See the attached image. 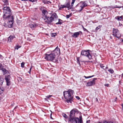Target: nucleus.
<instances>
[{
    "label": "nucleus",
    "instance_id": "obj_1",
    "mask_svg": "<svg viewBox=\"0 0 123 123\" xmlns=\"http://www.w3.org/2000/svg\"><path fill=\"white\" fill-rule=\"evenodd\" d=\"M3 10L4 18L8 20V26L9 28L11 27L14 22V17L13 16H11V10L10 8L8 6L4 7Z\"/></svg>",
    "mask_w": 123,
    "mask_h": 123
},
{
    "label": "nucleus",
    "instance_id": "obj_2",
    "mask_svg": "<svg viewBox=\"0 0 123 123\" xmlns=\"http://www.w3.org/2000/svg\"><path fill=\"white\" fill-rule=\"evenodd\" d=\"M43 18L44 20L45 23L48 24H50L53 21H54L55 19L57 18L58 16L56 14L54 13L51 15L50 17H49L47 11L45 10H43L42 11Z\"/></svg>",
    "mask_w": 123,
    "mask_h": 123
},
{
    "label": "nucleus",
    "instance_id": "obj_3",
    "mask_svg": "<svg viewBox=\"0 0 123 123\" xmlns=\"http://www.w3.org/2000/svg\"><path fill=\"white\" fill-rule=\"evenodd\" d=\"M74 93V91L70 89L68 91L64 92L63 95L65 98L66 99L65 102L68 103H71L74 100L73 95Z\"/></svg>",
    "mask_w": 123,
    "mask_h": 123
},
{
    "label": "nucleus",
    "instance_id": "obj_4",
    "mask_svg": "<svg viewBox=\"0 0 123 123\" xmlns=\"http://www.w3.org/2000/svg\"><path fill=\"white\" fill-rule=\"evenodd\" d=\"M60 49L57 46L52 53L49 55L46 54L45 58L47 60L53 61L55 56L60 53Z\"/></svg>",
    "mask_w": 123,
    "mask_h": 123
},
{
    "label": "nucleus",
    "instance_id": "obj_5",
    "mask_svg": "<svg viewBox=\"0 0 123 123\" xmlns=\"http://www.w3.org/2000/svg\"><path fill=\"white\" fill-rule=\"evenodd\" d=\"M87 6V2L85 1L84 2H81L78 4L76 6V7L79 8L78 11H81L82 10L84 7Z\"/></svg>",
    "mask_w": 123,
    "mask_h": 123
},
{
    "label": "nucleus",
    "instance_id": "obj_6",
    "mask_svg": "<svg viewBox=\"0 0 123 123\" xmlns=\"http://www.w3.org/2000/svg\"><path fill=\"white\" fill-rule=\"evenodd\" d=\"M89 51L90 50H82L81 52V55L86 56L89 59H92V56L89 53Z\"/></svg>",
    "mask_w": 123,
    "mask_h": 123
},
{
    "label": "nucleus",
    "instance_id": "obj_7",
    "mask_svg": "<svg viewBox=\"0 0 123 123\" xmlns=\"http://www.w3.org/2000/svg\"><path fill=\"white\" fill-rule=\"evenodd\" d=\"M113 35L117 38H119L121 37V34L117 29H113Z\"/></svg>",
    "mask_w": 123,
    "mask_h": 123
},
{
    "label": "nucleus",
    "instance_id": "obj_8",
    "mask_svg": "<svg viewBox=\"0 0 123 123\" xmlns=\"http://www.w3.org/2000/svg\"><path fill=\"white\" fill-rule=\"evenodd\" d=\"M76 111L74 110H72L70 112L69 118L68 119V122L72 121L74 120L75 117H74Z\"/></svg>",
    "mask_w": 123,
    "mask_h": 123
},
{
    "label": "nucleus",
    "instance_id": "obj_9",
    "mask_svg": "<svg viewBox=\"0 0 123 123\" xmlns=\"http://www.w3.org/2000/svg\"><path fill=\"white\" fill-rule=\"evenodd\" d=\"M79 119L78 117H75L72 121H70L71 123H83L81 116L79 117Z\"/></svg>",
    "mask_w": 123,
    "mask_h": 123
},
{
    "label": "nucleus",
    "instance_id": "obj_10",
    "mask_svg": "<svg viewBox=\"0 0 123 123\" xmlns=\"http://www.w3.org/2000/svg\"><path fill=\"white\" fill-rule=\"evenodd\" d=\"M97 79V78H94L92 81L88 82L86 84L87 86H91L95 85V80Z\"/></svg>",
    "mask_w": 123,
    "mask_h": 123
},
{
    "label": "nucleus",
    "instance_id": "obj_11",
    "mask_svg": "<svg viewBox=\"0 0 123 123\" xmlns=\"http://www.w3.org/2000/svg\"><path fill=\"white\" fill-rule=\"evenodd\" d=\"M82 33V32L81 31H79L74 33V34L72 35V37H73L76 38L78 37L80 34Z\"/></svg>",
    "mask_w": 123,
    "mask_h": 123
},
{
    "label": "nucleus",
    "instance_id": "obj_12",
    "mask_svg": "<svg viewBox=\"0 0 123 123\" xmlns=\"http://www.w3.org/2000/svg\"><path fill=\"white\" fill-rule=\"evenodd\" d=\"M15 38V37L14 35H10L8 38V42H10L14 38Z\"/></svg>",
    "mask_w": 123,
    "mask_h": 123
},
{
    "label": "nucleus",
    "instance_id": "obj_13",
    "mask_svg": "<svg viewBox=\"0 0 123 123\" xmlns=\"http://www.w3.org/2000/svg\"><path fill=\"white\" fill-rule=\"evenodd\" d=\"M29 26L32 29H34L36 26V25L35 24H29Z\"/></svg>",
    "mask_w": 123,
    "mask_h": 123
},
{
    "label": "nucleus",
    "instance_id": "obj_14",
    "mask_svg": "<svg viewBox=\"0 0 123 123\" xmlns=\"http://www.w3.org/2000/svg\"><path fill=\"white\" fill-rule=\"evenodd\" d=\"M10 76L8 75H6L5 77V79L6 81H9L10 80Z\"/></svg>",
    "mask_w": 123,
    "mask_h": 123
},
{
    "label": "nucleus",
    "instance_id": "obj_15",
    "mask_svg": "<svg viewBox=\"0 0 123 123\" xmlns=\"http://www.w3.org/2000/svg\"><path fill=\"white\" fill-rule=\"evenodd\" d=\"M121 16H117L115 17V19L118 21H121L122 20Z\"/></svg>",
    "mask_w": 123,
    "mask_h": 123
},
{
    "label": "nucleus",
    "instance_id": "obj_16",
    "mask_svg": "<svg viewBox=\"0 0 123 123\" xmlns=\"http://www.w3.org/2000/svg\"><path fill=\"white\" fill-rule=\"evenodd\" d=\"M4 2V5H9V2L8 0H2Z\"/></svg>",
    "mask_w": 123,
    "mask_h": 123
},
{
    "label": "nucleus",
    "instance_id": "obj_17",
    "mask_svg": "<svg viewBox=\"0 0 123 123\" xmlns=\"http://www.w3.org/2000/svg\"><path fill=\"white\" fill-rule=\"evenodd\" d=\"M4 81V79L2 77L0 76V85H1Z\"/></svg>",
    "mask_w": 123,
    "mask_h": 123
},
{
    "label": "nucleus",
    "instance_id": "obj_18",
    "mask_svg": "<svg viewBox=\"0 0 123 123\" xmlns=\"http://www.w3.org/2000/svg\"><path fill=\"white\" fill-rule=\"evenodd\" d=\"M70 3H68L66 4H65V6H66V7H69L70 8H71V6H69Z\"/></svg>",
    "mask_w": 123,
    "mask_h": 123
},
{
    "label": "nucleus",
    "instance_id": "obj_19",
    "mask_svg": "<svg viewBox=\"0 0 123 123\" xmlns=\"http://www.w3.org/2000/svg\"><path fill=\"white\" fill-rule=\"evenodd\" d=\"M66 8V6L65 5H61L59 8V10H61L62 8Z\"/></svg>",
    "mask_w": 123,
    "mask_h": 123
},
{
    "label": "nucleus",
    "instance_id": "obj_20",
    "mask_svg": "<svg viewBox=\"0 0 123 123\" xmlns=\"http://www.w3.org/2000/svg\"><path fill=\"white\" fill-rule=\"evenodd\" d=\"M108 71L111 74H113L114 72L113 70L111 69H108Z\"/></svg>",
    "mask_w": 123,
    "mask_h": 123
},
{
    "label": "nucleus",
    "instance_id": "obj_21",
    "mask_svg": "<svg viewBox=\"0 0 123 123\" xmlns=\"http://www.w3.org/2000/svg\"><path fill=\"white\" fill-rule=\"evenodd\" d=\"M6 84L7 86H9L11 84V82L10 80L6 81Z\"/></svg>",
    "mask_w": 123,
    "mask_h": 123
},
{
    "label": "nucleus",
    "instance_id": "obj_22",
    "mask_svg": "<svg viewBox=\"0 0 123 123\" xmlns=\"http://www.w3.org/2000/svg\"><path fill=\"white\" fill-rule=\"evenodd\" d=\"M94 76V75H92L91 76H88V77H86L85 76H84V77L85 78L87 79V78H91L93 77Z\"/></svg>",
    "mask_w": 123,
    "mask_h": 123
},
{
    "label": "nucleus",
    "instance_id": "obj_23",
    "mask_svg": "<svg viewBox=\"0 0 123 123\" xmlns=\"http://www.w3.org/2000/svg\"><path fill=\"white\" fill-rule=\"evenodd\" d=\"M20 47L21 46L18 45H16L15 47V49H16L17 50H18L19 48H20Z\"/></svg>",
    "mask_w": 123,
    "mask_h": 123
},
{
    "label": "nucleus",
    "instance_id": "obj_24",
    "mask_svg": "<svg viewBox=\"0 0 123 123\" xmlns=\"http://www.w3.org/2000/svg\"><path fill=\"white\" fill-rule=\"evenodd\" d=\"M100 67L101 68L104 69H105V66L104 65L102 64H100Z\"/></svg>",
    "mask_w": 123,
    "mask_h": 123
},
{
    "label": "nucleus",
    "instance_id": "obj_25",
    "mask_svg": "<svg viewBox=\"0 0 123 123\" xmlns=\"http://www.w3.org/2000/svg\"><path fill=\"white\" fill-rule=\"evenodd\" d=\"M4 90V89L3 88L0 87V94L3 92Z\"/></svg>",
    "mask_w": 123,
    "mask_h": 123
},
{
    "label": "nucleus",
    "instance_id": "obj_26",
    "mask_svg": "<svg viewBox=\"0 0 123 123\" xmlns=\"http://www.w3.org/2000/svg\"><path fill=\"white\" fill-rule=\"evenodd\" d=\"M62 115L63 117L66 118H68V116L65 114H62Z\"/></svg>",
    "mask_w": 123,
    "mask_h": 123
},
{
    "label": "nucleus",
    "instance_id": "obj_27",
    "mask_svg": "<svg viewBox=\"0 0 123 123\" xmlns=\"http://www.w3.org/2000/svg\"><path fill=\"white\" fill-rule=\"evenodd\" d=\"M77 62L79 64H80V58L79 57H78L77 59Z\"/></svg>",
    "mask_w": 123,
    "mask_h": 123
},
{
    "label": "nucleus",
    "instance_id": "obj_28",
    "mask_svg": "<svg viewBox=\"0 0 123 123\" xmlns=\"http://www.w3.org/2000/svg\"><path fill=\"white\" fill-rule=\"evenodd\" d=\"M71 16V15L70 14L69 15H66V18H68Z\"/></svg>",
    "mask_w": 123,
    "mask_h": 123
},
{
    "label": "nucleus",
    "instance_id": "obj_29",
    "mask_svg": "<svg viewBox=\"0 0 123 123\" xmlns=\"http://www.w3.org/2000/svg\"><path fill=\"white\" fill-rule=\"evenodd\" d=\"M62 24V22L61 21L59 20L58 22L56 23L55 24L56 25H58V24L61 25Z\"/></svg>",
    "mask_w": 123,
    "mask_h": 123
},
{
    "label": "nucleus",
    "instance_id": "obj_30",
    "mask_svg": "<svg viewBox=\"0 0 123 123\" xmlns=\"http://www.w3.org/2000/svg\"><path fill=\"white\" fill-rule=\"evenodd\" d=\"M24 62H22V63H21V67L22 68H24Z\"/></svg>",
    "mask_w": 123,
    "mask_h": 123
},
{
    "label": "nucleus",
    "instance_id": "obj_31",
    "mask_svg": "<svg viewBox=\"0 0 123 123\" xmlns=\"http://www.w3.org/2000/svg\"><path fill=\"white\" fill-rule=\"evenodd\" d=\"M103 123H114V122H107L106 121H104Z\"/></svg>",
    "mask_w": 123,
    "mask_h": 123
},
{
    "label": "nucleus",
    "instance_id": "obj_32",
    "mask_svg": "<svg viewBox=\"0 0 123 123\" xmlns=\"http://www.w3.org/2000/svg\"><path fill=\"white\" fill-rule=\"evenodd\" d=\"M56 35V33H53L51 35V36L52 37H55V36Z\"/></svg>",
    "mask_w": 123,
    "mask_h": 123
},
{
    "label": "nucleus",
    "instance_id": "obj_33",
    "mask_svg": "<svg viewBox=\"0 0 123 123\" xmlns=\"http://www.w3.org/2000/svg\"><path fill=\"white\" fill-rule=\"evenodd\" d=\"M123 7V6H117L116 5L115 6L114 8H120Z\"/></svg>",
    "mask_w": 123,
    "mask_h": 123
},
{
    "label": "nucleus",
    "instance_id": "obj_34",
    "mask_svg": "<svg viewBox=\"0 0 123 123\" xmlns=\"http://www.w3.org/2000/svg\"><path fill=\"white\" fill-rule=\"evenodd\" d=\"M82 28H83L84 31H87V29H86L84 27V26H82Z\"/></svg>",
    "mask_w": 123,
    "mask_h": 123
},
{
    "label": "nucleus",
    "instance_id": "obj_35",
    "mask_svg": "<svg viewBox=\"0 0 123 123\" xmlns=\"http://www.w3.org/2000/svg\"><path fill=\"white\" fill-rule=\"evenodd\" d=\"M52 96V95H49L46 96V98H50V97H51Z\"/></svg>",
    "mask_w": 123,
    "mask_h": 123
},
{
    "label": "nucleus",
    "instance_id": "obj_36",
    "mask_svg": "<svg viewBox=\"0 0 123 123\" xmlns=\"http://www.w3.org/2000/svg\"><path fill=\"white\" fill-rule=\"evenodd\" d=\"M117 98H115L113 100V101L114 102H116V101L117 100Z\"/></svg>",
    "mask_w": 123,
    "mask_h": 123
},
{
    "label": "nucleus",
    "instance_id": "obj_37",
    "mask_svg": "<svg viewBox=\"0 0 123 123\" xmlns=\"http://www.w3.org/2000/svg\"><path fill=\"white\" fill-rule=\"evenodd\" d=\"M76 98L77 99H78V100L79 99H80V97H79L78 96H76Z\"/></svg>",
    "mask_w": 123,
    "mask_h": 123
},
{
    "label": "nucleus",
    "instance_id": "obj_38",
    "mask_svg": "<svg viewBox=\"0 0 123 123\" xmlns=\"http://www.w3.org/2000/svg\"><path fill=\"white\" fill-rule=\"evenodd\" d=\"M105 86L108 87L109 86V84H106L105 85Z\"/></svg>",
    "mask_w": 123,
    "mask_h": 123
},
{
    "label": "nucleus",
    "instance_id": "obj_39",
    "mask_svg": "<svg viewBox=\"0 0 123 123\" xmlns=\"http://www.w3.org/2000/svg\"><path fill=\"white\" fill-rule=\"evenodd\" d=\"M90 120L87 121L86 122V123H90Z\"/></svg>",
    "mask_w": 123,
    "mask_h": 123
},
{
    "label": "nucleus",
    "instance_id": "obj_40",
    "mask_svg": "<svg viewBox=\"0 0 123 123\" xmlns=\"http://www.w3.org/2000/svg\"><path fill=\"white\" fill-rule=\"evenodd\" d=\"M75 0H72V3H74Z\"/></svg>",
    "mask_w": 123,
    "mask_h": 123
},
{
    "label": "nucleus",
    "instance_id": "obj_41",
    "mask_svg": "<svg viewBox=\"0 0 123 123\" xmlns=\"http://www.w3.org/2000/svg\"><path fill=\"white\" fill-rule=\"evenodd\" d=\"M99 28H98V27H97L96 28V30H98V29Z\"/></svg>",
    "mask_w": 123,
    "mask_h": 123
},
{
    "label": "nucleus",
    "instance_id": "obj_42",
    "mask_svg": "<svg viewBox=\"0 0 123 123\" xmlns=\"http://www.w3.org/2000/svg\"><path fill=\"white\" fill-rule=\"evenodd\" d=\"M121 75H122V78H121V79H122L123 78V73Z\"/></svg>",
    "mask_w": 123,
    "mask_h": 123
},
{
    "label": "nucleus",
    "instance_id": "obj_43",
    "mask_svg": "<svg viewBox=\"0 0 123 123\" xmlns=\"http://www.w3.org/2000/svg\"><path fill=\"white\" fill-rule=\"evenodd\" d=\"M122 18V20H123V16H121Z\"/></svg>",
    "mask_w": 123,
    "mask_h": 123
},
{
    "label": "nucleus",
    "instance_id": "obj_44",
    "mask_svg": "<svg viewBox=\"0 0 123 123\" xmlns=\"http://www.w3.org/2000/svg\"><path fill=\"white\" fill-rule=\"evenodd\" d=\"M74 4V3H72V2L71 3V6H73Z\"/></svg>",
    "mask_w": 123,
    "mask_h": 123
},
{
    "label": "nucleus",
    "instance_id": "obj_45",
    "mask_svg": "<svg viewBox=\"0 0 123 123\" xmlns=\"http://www.w3.org/2000/svg\"><path fill=\"white\" fill-rule=\"evenodd\" d=\"M31 69H32V68H31V67L30 69V72L31 71Z\"/></svg>",
    "mask_w": 123,
    "mask_h": 123
},
{
    "label": "nucleus",
    "instance_id": "obj_46",
    "mask_svg": "<svg viewBox=\"0 0 123 123\" xmlns=\"http://www.w3.org/2000/svg\"><path fill=\"white\" fill-rule=\"evenodd\" d=\"M59 21H62V20L61 19H59Z\"/></svg>",
    "mask_w": 123,
    "mask_h": 123
},
{
    "label": "nucleus",
    "instance_id": "obj_47",
    "mask_svg": "<svg viewBox=\"0 0 123 123\" xmlns=\"http://www.w3.org/2000/svg\"><path fill=\"white\" fill-rule=\"evenodd\" d=\"M19 80H21L22 79L20 77L19 78Z\"/></svg>",
    "mask_w": 123,
    "mask_h": 123
},
{
    "label": "nucleus",
    "instance_id": "obj_48",
    "mask_svg": "<svg viewBox=\"0 0 123 123\" xmlns=\"http://www.w3.org/2000/svg\"><path fill=\"white\" fill-rule=\"evenodd\" d=\"M21 0L22 1H26L27 0Z\"/></svg>",
    "mask_w": 123,
    "mask_h": 123
},
{
    "label": "nucleus",
    "instance_id": "obj_49",
    "mask_svg": "<svg viewBox=\"0 0 123 123\" xmlns=\"http://www.w3.org/2000/svg\"><path fill=\"white\" fill-rule=\"evenodd\" d=\"M96 99L97 100V101H98V99L97 98H96Z\"/></svg>",
    "mask_w": 123,
    "mask_h": 123
},
{
    "label": "nucleus",
    "instance_id": "obj_50",
    "mask_svg": "<svg viewBox=\"0 0 123 123\" xmlns=\"http://www.w3.org/2000/svg\"><path fill=\"white\" fill-rule=\"evenodd\" d=\"M122 42H123V39L122 40Z\"/></svg>",
    "mask_w": 123,
    "mask_h": 123
},
{
    "label": "nucleus",
    "instance_id": "obj_51",
    "mask_svg": "<svg viewBox=\"0 0 123 123\" xmlns=\"http://www.w3.org/2000/svg\"><path fill=\"white\" fill-rule=\"evenodd\" d=\"M50 118H52V117H51V116H50Z\"/></svg>",
    "mask_w": 123,
    "mask_h": 123
},
{
    "label": "nucleus",
    "instance_id": "obj_52",
    "mask_svg": "<svg viewBox=\"0 0 123 123\" xmlns=\"http://www.w3.org/2000/svg\"><path fill=\"white\" fill-rule=\"evenodd\" d=\"M121 75H119V77H120L121 76Z\"/></svg>",
    "mask_w": 123,
    "mask_h": 123
},
{
    "label": "nucleus",
    "instance_id": "obj_53",
    "mask_svg": "<svg viewBox=\"0 0 123 123\" xmlns=\"http://www.w3.org/2000/svg\"><path fill=\"white\" fill-rule=\"evenodd\" d=\"M51 115H52V114H50V116H51Z\"/></svg>",
    "mask_w": 123,
    "mask_h": 123
},
{
    "label": "nucleus",
    "instance_id": "obj_54",
    "mask_svg": "<svg viewBox=\"0 0 123 123\" xmlns=\"http://www.w3.org/2000/svg\"><path fill=\"white\" fill-rule=\"evenodd\" d=\"M45 99H46V98H45Z\"/></svg>",
    "mask_w": 123,
    "mask_h": 123
}]
</instances>
